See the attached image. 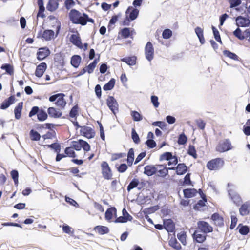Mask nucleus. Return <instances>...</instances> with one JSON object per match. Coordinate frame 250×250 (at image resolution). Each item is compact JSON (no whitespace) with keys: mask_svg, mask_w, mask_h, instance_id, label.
Listing matches in <instances>:
<instances>
[{"mask_svg":"<svg viewBox=\"0 0 250 250\" xmlns=\"http://www.w3.org/2000/svg\"><path fill=\"white\" fill-rule=\"evenodd\" d=\"M69 18L73 23L85 25L86 24V22L84 20V18H88V15L85 13H81L79 11L73 9L70 11Z\"/></svg>","mask_w":250,"mask_h":250,"instance_id":"1","label":"nucleus"},{"mask_svg":"<svg viewBox=\"0 0 250 250\" xmlns=\"http://www.w3.org/2000/svg\"><path fill=\"white\" fill-rule=\"evenodd\" d=\"M224 164L222 159L215 158L208 161L207 164V167L210 170H216L220 169Z\"/></svg>","mask_w":250,"mask_h":250,"instance_id":"2","label":"nucleus"},{"mask_svg":"<svg viewBox=\"0 0 250 250\" xmlns=\"http://www.w3.org/2000/svg\"><path fill=\"white\" fill-rule=\"evenodd\" d=\"M231 149V144L228 139L220 141L216 147V151L219 152H226Z\"/></svg>","mask_w":250,"mask_h":250,"instance_id":"3","label":"nucleus"},{"mask_svg":"<svg viewBox=\"0 0 250 250\" xmlns=\"http://www.w3.org/2000/svg\"><path fill=\"white\" fill-rule=\"evenodd\" d=\"M101 167L103 177L107 180L111 179L113 174L108 164L105 161H103L101 163Z\"/></svg>","mask_w":250,"mask_h":250,"instance_id":"4","label":"nucleus"},{"mask_svg":"<svg viewBox=\"0 0 250 250\" xmlns=\"http://www.w3.org/2000/svg\"><path fill=\"white\" fill-rule=\"evenodd\" d=\"M107 105L114 114L119 111V105L116 100L113 96H109L106 100Z\"/></svg>","mask_w":250,"mask_h":250,"instance_id":"5","label":"nucleus"},{"mask_svg":"<svg viewBox=\"0 0 250 250\" xmlns=\"http://www.w3.org/2000/svg\"><path fill=\"white\" fill-rule=\"evenodd\" d=\"M145 50L146 59L149 62L151 61L154 58V48L151 42H147L145 46Z\"/></svg>","mask_w":250,"mask_h":250,"instance_id":"6","label":"nucleus"},{"mask_svg":"<svg viewBox=\"0 0 250 250\" xmlns=\"http://www.w3.org/2000/svg\"><path fill=\"white\" fill-rule=\"evenodd\" d=\"M197 225L199 229L204 233H210L213 231V228L207 222L200 221L198 222Z\"/></svg>","mask_w":250,"mask_h":250,"instance_id":"7","label":"nucleus"},{"mask_svg":"<svg viewBox=\"0 0 250 250\" xmlns=\"http://www.w3.org/2000/svg\"><path fill=\"white\" fill-rule=\"evenodd\" d=\"M80 133L88 139L93 138L95 135V131L92 128L85 125L81 127Z\"/></svg>","mask_w":250,"mask_h":250,"instance_id":"8","label":"nucleus"},{"mask_svg":"<svg viewBox=\"0 0 250 250\" xmlns=\"http://www.w3.org/2000/svg\"><path fill=\"white\" fill-rule=\"evenodd\" d=\"M50 54V51L47 47H42L39 49L37 53V58L40 61L43 60Z\"/></svg>","mask_w":250,"mask_h":250,"instance_id":"9","label":"nucleus"},{"mask_svg":"<svg viewBox=\"0 0 250 250\" xmlns=\"http://www.w3.org/2000/svg\"><path fill=\"white\" fill-rule=\"evenodd\" d=\"M54 32L52 30H45L42 33V30H40L37 35V38H43L46 41H49L53 38Z\"/></svg>","mask_w":250,"mask_h":250,"instance_id":"10","label":"nucleus"},{"mask_svg":"<svg viewBox=\"0 0 250 250\" xmlns=\"http://www.w3.org/2000/svg\"><path fill=\"white\" fill-rule=\"evenodd\" d=\"M236 24L238 27H246L250 24V20L241 16L237 17L236 19Z\"/></svg>","mask_w":250,"mask_h":250,"instance_id":"11","label":"nucleus"},{"mask_svg":"<svg viewBox=\"0 0 250 250\" xmlns=\"http://www.w3.org/2000/svg\"><path fill=\"white\" fill-rule=\"evenodd\" d=\"M139 14V10L132 7H129L126 11V15H128V18L131 21L136 19Z\"/></svg>","mask_w":250,"mask_h":250,"instance_id":"12","label":"nucleus"},{"mask_svg":"<svg viewBox=\"0 0 250 250\" xmlns=\"http://www.w3.org/2000/svg\"><path fill=\"white\" fill-rule=\"evenodd\" d=\"M46 68V63L45 62H42L37 66L35 73V75L39 78L41 77L43 75Z\"/></svg>","mask_w":250,"mask_h":250,"instance_id":"13","label":"nucleus"},{"mask_svg":"<svg viewBox=\"0 0 250 250\" xmlns=\"http://www.w3.org/2000/svg\"><path fill=\"white\" fill-rule=\"evenodd\" d=\"M70 42L80 49H83V44L80 37L76 34L71 35L70 39Z\"/></svg>","mask_w":250,"mask_h":250,"instance_id":"14","label":"nucleus"},{"mask_svg":"<svg viewBox=\"0 0 250 250\" xmlns=\"http://www.w3.org/2000/svg\"><path fill=\"white\" fill-rule=\"evenodd\" d=\"M211 219L214 221L215 225L220 227L224 226L223 218L218 213H215L213 214L211 216Z\"/></svg>","mask_w":250,"mask_h":250,"instance_id":"15","label":"nucleus"},{"mask_svg":"<svg viewBox=\"0 0 250 250\" xmlns=\"http://www.w3.org/2000/svg\"><path fill=\"white\" fill-rule=\"evenodd\" d=\"M15 99V98L14 95L10 96L1 103L0 107V109L3 110L7 109L14 103Z\"/></svg>","mask_w":250,"mask_h":250,"instance_id":"16","label":"nucleus"},{"mask_svg":"<svg viewBox=\"0 0 250 250\" xmlns=\"http://www.w3.org/2000/svg\"><path fill=\"white\" fill-rule=\"evenodd\" d=\"M157 171V168L153 165H147L144 167V173L148 176H152Z\"/></svg>","mask_w":250,"mask_h":250,"instance_id":"17","label":"nucleus"},{"mask_svg":"<svg viewBox=\"0 0 250 250\" xmlns=\"http://www.w3.org/2000/svg\"><path fill=\"white\" fill-rule=\"evenodd\" d=\"M176 173L178 175H184L188 171V167L184 163L178 164L175 167Z\"/></svg>","mask_w":250,"mask_h":250,"instance_id":"18","label":"nucleus"},{"mask_svg":"<svg viewBox=\"0 0 250 250\" xmlns=\"http://www.w3.org/2000/svg\"><path fill=\"white\" fill-rule=\"evenodd\" d=\"M49 116L54 118H58L61 117L62 113L54 107H50L47 109Z\"/></svg>","mask_w":250,"mask_h":250,"instance_id":"19","label":"nucleus"},{"mask_svg":"<svg viewBox=\"0 0 250 250\" xmlns=\"http://www.w3.org/2000/svg\"><path fill=\"white\" fill-rule=\"evenodd\" d=\"M164 225L165 229L168 231L173 232L175 229V224L171 219L164 221Z\"/></svg>","mask_w":250,"mask_h":250,"instance_id":"20","label":"nucleus"},{"mask_svg":"<svg viewBox=\"0 0 250 250\" xmlns=\"http://www.w3.org/2000/svg\"><path fill=\"white\" fill-rule=\"evenodd\" d=\"M197 191L195 188H187L183 190L184 197L186 198H190L195 196Z\"/></svg>","mask_w":250,"mask_h":250,"instance_id":"21","label":"nucleus"},{"mask_svg":"<svg viewBox=\"0 0 250 250\" xmlns=\"http://www.w3.org/2000/svg\"><path fill=\"white\" fill-rule=\"evenodd\" d=\"M193 238L194 240L197 243H203L206 239V235L199 233L197 230H196L192 235Z\"/></svg>","mask_w":250,"mask_h":250,"instance_id":"22","label":"nucleus"},{"mask_svg":"<svg viewBox=\"0 0 250 250\" xmlns=\"http://www.w3.org/2000/svg\"><path fill=\"white\" fill-rule=\"evenodd\" d=\"M23 107V102H21L18 103V105L14 109L15 117L16 119L19 120L21 117V110Z\"/></svg>","mask_w":250,"mask_h":250,"instance_id":"23","label":"nucleus"},{"mask_svg":"<svg viewBox=\"0 0 250 250\" xmlns=\"http://www.w3.org/2000/svg\"><path fill=\"white\" fill-rule=\"evenodd\" d=\"M81 57L80 55H73L71 58V64L75 68H78L81 62Z\"/></svg>","mask_w":250,"mask_h":250,"instance_id":"24","label":"nucleus"},{"mask_svg":"<svg viewBox=\"0 0 250 250\" xmlns=\"http://www.w3.org/2000/svg\"><path fill=\"white\" fill-rule=\"evenodd\" d=\"M249 207H250V205L248 202H246L243 204L239 208L240 214L242 216H245L249 214L250 212L249 210Z\"/></svg>","mask_w":250,"mask_h":250,"instance_id":"25","label":"nucleus"},{"mask_svg":"<svg viewBox=\"0 0 250 250\" xmlns=\"http://www.w3.org/2000/svg\"><path fill=\"white\" fill-rule=\"evenodd\" d=\"M94 230L101 235L107 234L109 232L108 227L104 226H97L94 228Z\"/></svg>","mask_w":250,"mask_h":250,"instance_id":"26","label":"nucleus"},{"mask_svg":"<svg viewBox=\"0 0 250 250\" xmlns=\"http://www.w3.org/2000/svg\"><path fill=\"white\" fill-rule=\"evenodd\" d=\"M117 210L115 207H111L108 208L105 213V218L106 220L109 221L112 218L113 214L114 213L116 215Z\"/></svg>","mask_w":250,"mask_h":250,"instance_id":"27","label":"nucleus"},{"mask_svg":"<svg viewBox=\"0 0 250 250\" xmlns=\"http://www.w3.org/2000/svg\"><path fill=\"white\" fill-rule=\"evenodd\" d=\"M58 2L55 0H49L47 3L46 8L47 10L52 12L58 8Z\"/></svg>","mask_w":250,"mask_h":250,"instance_id":"28","label":"nucleus"},{"mask_svg":"<svg viewBox=\"0 0 250 250\" xmlns=\"http://www.w3.org/2000/svg\"><path fill=\"white\" fill-rule=\"evenodd\" d=\"M228 192L229 195L231 197L233 202L236 205H239L241 202V199L240 196L236 193L233 194L231 190H229Z\"/></svg>","mask_w":250,"mask_h":250,"instance_id":"29","label":"nucleus"},{"mask_svg":"<svg viewBox=\"0 0 250 250\" xmlns=\"http://www.w3.org/2000/svg\"><path fill=\"white\" fill-rule=\"evenodd\" d=\"M195 32L200 41V43L202 44H203L205 42L203 36V30L199 27H197L195 29Z\"/></svg>","mask_w":250,"mask_h":250,"instance_id":"30","label":"nucleus"},{"mask_svg":"<svg viewBox=\"0 0 250 250\" xmlns=\"http://www.w3.org/2000/svg\"><path fill=\"white\" fill-rule=\"evenodd\" d=\"M121 61L125 62L130 66L134 65L136 63V57L134 56L125 57L121 59Z\"/></svg>","mask_w":250,"mask_h":250,"instance_id":"31","label":"nucleus"},{"mask_svg":"<svg viewBox=\"0 0 250 250\" xmlns=\"http://www.w3.org/2000/svg\"><path fill=\"white\" fill-rule=\"evenodd\" d=\"M64 96L65 95L63 93H62V96L58 98L57 101L55 103V104L57 106L61 107L62 108H63L66 104V102L64 99Z\"/></svg>","mask_w":250,"mask_h":250,"instance_id":"32","label":"nucleus"},{"mask_svg":"<svg viewBox=\"0 0 250 250\" xmlns=\"http://www.w3.org/2000/svg\"><path fill=\"white\" fill-rule=\"evenodd\" d=\"M30 138L32 141H39L40 139L41 135L37 131L31 129L29 132Z\"/></svg>","mask_w":250,"mask_h":250,"instance_id":"33","label":"nucleus"},{"mask_svg":"<svg viewBox=\"0 0 250 250\" xmlns=\"http://www.w3.org/2000/svg\"><path fill=\"white\" fill-rule=\"evenodd\" d=\"M115 84V80L114 78H112L103 86V89L105 91L111 90L114 88Z\"/></svg>","mask_w":250,"mask_h":250,"instance_id":"34","label":"nucleus"},{"mask_svg":"<svg viewBox=\"0 0 250 250\" xmlns=\"http://www.w3.org/2000/svg\"><path fill=\"white\" fill-rule=\"evenodd\" d=\"M223 54L232 60L235 61L239 60V57L234 53L231 52L229 50H225L223 52Z\"/></svg>","mask_w":250,"mask_h":250,"instance_id":"35","label":"nucleus"},{"mask_svg":"<svg viewBox=\"0 0 250 250\" xmlns=\"http://www.w3.org/2000/svg\"><path fill=\"white\" fill-rule=\"evenodd\" d=\"M169 245L177 250H180L182 248L180 244L175 238H171L169 241Z\"/></svg>","mask_w":250,"mask_h":250,"instance_id":"36","label":"nucleus"},{"mask_svg":"<svg viewBox=\"0 0 250 250\" xmlns=\"http://www.w3.org/2000/svg\"><path fill=\"white\" fill-rule=\"evenodd\" d=\"M139 184V181L138 179L136 178L133 179L127 187V191L129 192L131 189L137 187Z\"/></svg>","mask_w":250,"mask_h":250,"instance_id":"37","label":"nucleus"},{"mask_svg":"<svg viewBox=\"0 0 250 250\" xmlns=\"http://www.w3.org/2000/svg\"><path fill=\"white\" fill-rule=\"evenodd\" d=\"M2 69L5 70L6 73L10 75L13 74L14 69L13 67L10 64L5 63L1 66Z\"/></svg>","mask_w":250,"mask_h":250,"instance_id":"38","label":"nucleus"},{"mask_svg":"<svg viewBox=\"0 0 250 250\" xmlns=\"http://www.w3.org/2000/svg\"><path fill=\"white\" fill-rule=\"evenodd\" d=\"M48 117L47 113L43 109H41L37 115L38 120L39 121L43 122Z\"/></svg>","mask_w":250,"mask_h":250,"instance_id":"39","label":"nucleus"},{"mask_svg":"<svg viewBox=\"0 0 250 250\" xmlns=\"http://www.w3.org/2000/svg\"><path fill=\"white\" fill-rule=\"evenodd\" d=\"M46 146L52 149H54L57 153H60L61 151V145L58 143H54L53 144L47 145Z\"/></svg>","mask_w":250,"mask_h":250,"instance_id":"40","label":"nucleus"},{"mask_svg":"<svg viewBox=\"0 0 250 250\" xmlns=\"http://www.w3.org/2000/svg\"><path fill=\"white\" fill-rule=\"evenodd\" d=\"M238 228L239 229V232L243 235H247L249 232V228L248 226H243L239 224Z\"/></svg>","mask_w":250,"mask_h":250,"instance_id":"41","label":"nucleus"},{"mask_svg":"<svg viewBox=\"0 0 250 250\" xmlns=\"http://www.w3.org/2000/svg\"><path fill=\"white\" fill-rule=\"evenodd\" d=\"M131 138H132L133 142L135 144H138L139 143V142L140 141L139 136L138 134H137V133L136 132L135 128H132V130H131Z\"/></svg>","mask_w":250,"mask_h":250,"instance_id":"42","label":"nucleus"},{"mask_svg":"<svg viewBox=\"0 0 250 250\" xmlns=\"http://www.w3.org/2000/svg\"><path fill=\"white\" fill-rule=\"evenodd\" d=\"M177 238L181 243L186 245V233L184 231H181L177 234Z\"/></svg>","mask_w":250,"mask_h":250,"instance_id":"43","label":"nucleus"},{"mask_svg":"<svg viewBox=\"0 0 250 250\" xmlns=\"http://www.w3.org/2000/svg\"><path fill=\"white\" fill-rule=\"evenodd\" d=\"M131 115L134 121L138 122L142 120V116L137 111H132L131 112Z\"/></svg>","mask_w":250,"mask_h":250,"instance_id":"44","label":"nucleus"},{"mask_svg":"<svg viewBox=\"0 0 250 250\" xmlns=\"http://www.w3.org/2000/svg\"><path fill=\"white\" fill-rule=\"evenodd\" d=\"M174 156H172V154L171 152H166L162 154L160 157V160H172V158Z\"/></svg>","mask_w":250,"mask_h":250,"instance_id":"45","label":"nucleus"},{"mask_svg":"<svg viewBox=\"0 0 250 250\" xmlns=\"http://www.w3.org/2000/svg\"><path fill=\"white\" fill-rule=\"evenodd\" d=\"M187 137L186 136L184 133H182L179 135L177 142L178 144L183 145L187 143Z\"/></svg>","mask_w":250,"mask_h":250,"instance_id":"46","label":"nucleus"},{"mask_svg":"<svg viewBox=\"0 0 250 250\" xmlns=\"http://www.w3.org/2000/svg\"><path fill=\"white\" fill-rule=\"evenodd\" d=\"M213 35L215 40L220 43H222L221 37L218 30L213 26H212Z\"/></svg>","mask_w":250,"mask_h":250,"instance_id":"47","label":"nucleus"},{"mask_svg":"<svg viewBox=\"0 0 250 250\" xmlns=\"http://www.w3.org/2000/svg\"><path fill=\"white\" fill-rule=\"evenodd\" d=\"M40 110L41 109H40V108L37 106L32 107L29 113V117L31 118L36 115L37 116L38 114L40 111Z\"/></svg>","mask_w":250,"mask_h":250,"instance_id":"48","label":"nucleus"},{"mask_svg":"<svg viewBox=\"0 0 250 250\" xmlns=\"http://www.w3.org/2000/svg\"><path fill=\"white\" fill-rule=\"evenodd\" d=\"M11 176L13 179L15 185L17 186L18 184L19 173L16 170H12L11 172Z\"/></svg>","mask_w":250,"mask_h":250,"instance_id":"49","label":"nucleus"},{"mask_svg":"<svg viewBox=\"0 0 250 250\" xmlns=\"http://www.w3.org/2000/svg\"><path fill=\"white\" fill-rule=\"evenodd\" d=\"M207 202V199L200 200L198 201L197 203L194 206V209L196 210H199L202 207L205 206V203Z\"/></svg>","mask_w":250,"mask_h":250,"instance_id":"50","label":"nucleus"},{"mask_svg":"<svg viewBox=\"0 0 250 250\" xmlns=\"http://www.w3.org/2000/svg\"><path fill=\"white\" fill-rule=\"evenodd\" d=\"M78 115V106L76 105L74 106L70 111L69 116L72 118H76Z\"/></svg>","mask_w":250,"mask_h":250,"instance_id":"51","label":"nucleus"},{"mask_svg":"<svg viewBox=\"0 0 250 250\" xmlns=\"http://www.w3.org/2000/svg\"><path fill=\"white\" fill-rule=\"evenodd\" d=\"M243 132L245 135H250V119L247 120L246 124L244 125Z\"/></svg>","mask_w":250,"mask_h":250,"instance_id":"52","label":"nucleus"},{"mask_svg":"<svg viewBox=\"0 0 250 250\" xmlns=\"http://www.w3.org/2000/svg\"><path fill=\"white\" fill-rule=\"evenodd\" d=\"M121 36L124 38H127L130 35V31L129 28L125 27L121 31Z\"/></svg>","mask_w":250,"mask_h":250,"instance_id":"53","label":"nucleus"},{"mask_svg":"<svg viewBox=\"0 0 250 250\" xmlns=\"http://www.w3.org/2000/svg\"><path fill=\"white\" fill-rule=\"evenodd\" d=\"M233 35L240 40H243L245 39V36L242 34V31L239 27L237 28L233 32Z\"/></svg>","mask_w":250,"mask_h":250,"instance_id":"54","label":"nucleus"},{"mask_svg":"<svg viewBox=\"0 0 250 250\" xmlns=\"http://www.w3.org/2000/svg\"><path fill=\"white\" fill-rule=\"evenodd\" d=\"M65 153L70 157L75 158L76 154L72 147H67L65 149Z\"/></svg>","mask_w":250,"mask_h":250,"instance_id":"55","label":"nucleus"},{"mask_svg":"<svg viewBox=\"0 0 250 250\" xmlns=\"http://www.w3.org/2000/svg\"><path fill=\"white\" fill-rule=\"evenodd\" d=\"M172 35V31L169 29H165L162 33V37L164 39H169Z\"/></svg>","mask_w":250,"mask_h":250,"instance_id":"56","label":"nucleus"},{"mask_svg":"<svg viewBox=\"0 0 250 250\" xmlns=\"http://www.w3.org/2000/svg\"><path fill=\"white\" fill-rule=\"evenodd\" d=\"M80 142L82 143L81 148H83V149L85 151H88L90 150V146L86 141L80 139Z\"/></svg>","mask_w":250,"mask_h":250,"instance_id":"57","label":"nucleus"},{"mask_svg":"<svg viewBox=\"0 0 250 250\" xmlns=\"http://www.w3.org/2000/svg\"><path fill=\"white\" fill-rule=\"evenodd\" d=\"M188 154L189 155L192 156L194 158H197L196 151L195 150V147L193 146H189L188 150Z\"/></svg>","mask_w":250,"mask_h":250,"instance_id":"58","label":"nucleus"},{"mask_svg":"<svg viewBox=\"0 0 250 250\" xmlns=\"http://www.w3.org/2000/svg\"><path fill=\"white\" fill-rule=\"evenodd\" d=\"M56 133L54 130L48 131L47 133L42 136V138L45 139H52L55 136Z\"/></svg>","mask_w":250,"mask_h":250,"instance_id":"59","label":"nucleus"},{"mask_svg":"<svg viewBox=\"0 0 250 250\" xmlns=\"http://www.w3.org/2000/svg\"><path fill=\"white\" fill-rule=\"evenodd\" d=\"M229 2L230 3V7L234 8L241 4V0H229Z\"/></svg>","mask_w":250,"mask_h":250,"instance_id":"60","label":"nucleus"},{"mask_svg":"<svg viewBox=\"0 0 250 250\" xmlns=\"http://www.w3.org/2000/svg\"><path fill=\"white\" fill-rule=\"evenodd\" d=\"M152 125L155 126H158L162 129L165 128L167 126V124L164 122L163 121L154 122L152 123Z\"/></svg>","mask_w":250,"mask_h":250,"instance_id":"61","label":"nucleus"},{"mask_svg":"<svg viewBox=\"0 0 250 250\" xmlns=\"http://www.w3.org/2000/svg\"><path fill=\"white\" fill-rule=\"evenodd\" d=\"M65 200L66 202L68 203L71 205H72L76 207H79V204L77 203V202L75 200H74V199H73L69 197L65 196Z\"/></svg>","mask_w":250,"mask_h":250,"instance_id":"62","label":"nucleus"},{"mask_svg":"<svg viewBox=\"0 0 250 250\" xmlns=\"http://www.w3.org/2000/svg\"><path fill=\"white\" fill-rule=\"evenodd\" d=\"M145 144L150 148H153L156 146V143L153 139H147Z\"/></svg>","mask_w":250,"mask_h":250,"instance_id":"63","label":"nucleus"},{"mask_svg":"<svg viewBox=\"0 0 250 250\" xmlns=\"http://www.w3.org/2000/svg\"><path fill=\"white\" fill-rule=\"evenodd\" d=\"M122 214L127 221H130L133 219V217L128 213L126 209L125 208L122 210Z\"/></svg>","mask_w":250,"mask_h":250,"instance_id":"64","label":"nucleus"}]
</instances>
